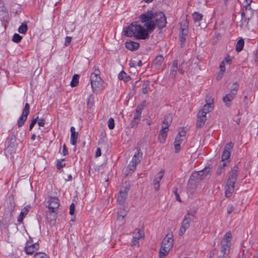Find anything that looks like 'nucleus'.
Instances as JSON below:
<instances>
[{
    "label": "nucleus",
    "mask_w": 258,
    "mask_h": 258,
    "mask_svg": "<svg viewBox=\"0 0 258 258\" xmlns=\"http://www.w3.org/2000/svg\"><path fill=\"white\" fill-rule=\"evenodd\" d=\"M238 166H235L229 172L225 187V196L227 198L230 197L234 191L235 183L237 181L238 175Z\"/></svg>",
    "instance_id": "1"
},
{
    "label": "nucleus",
    "mask_w": 258,
    "mask_h": 258,
    "mask_svg": "<svg viewBox=\"0 0 258 258\" xmlns=\"http://www.w3.org/2000/svg\"><path fill=\"white\" fill-rule=\"evenodd\" d=\"M173 236L172 233H168L162 240L159 250V257L165 258L173 246Z\"/></svg>",
    "instance_id": "2"
},
{
    "label": "nucleus",
    "mask_w": 258,
    "mask_h": 258,
    "mask_svg": "<svg viewBox=\"0 0 258 258\" xmlns=\"http://www.w3.org/2000/svg\"><path fill=\"white\" fill-rule=\"evenodd\" d=\"M196 210H194L193 213H190L188 212L184 216V218L181 223V226L179 229V236H182L184 234L186 229L189 227L191 221H194L196 219L195 214L196 213Z\"/></svg>",
    "instance_id": "3"
},
{
    "label": "nucleus",
    "mask_w": 258,
    "mask_h": 258,
    "mask_svg": "<svg viewBox=\"0 0 258 258\" xmlns=\"http://www.w3.org/2000/svg\"><path fill=\"white\" fill-rule=\"evenodd\" d=\"M252 2V0L246 4V6L243 7L242 12L241 13L242 21L248 24L249 20L251 19L253 11L250 5Z\"/></svg>",
    "instance_id": "4"
},
{
    "label": "nucleus",
    "mask_w": 258,
    "mask_h": 258,
    "mask_svg": "<svg viewBox=\"0 0 258 258\" xmlns=\"http://www.w3.org/2000/svg\"><path fill=\"white\" fill-rule=\"evenodd\" d=\"M144 102H142L141 104L137 106L136 109V112L134 114V117L133 120L131 121V127H135L137 126L139 121H140L141 114L145 106Z\"/></svg>",
    "instance_id": "5"
},
{
    "label": "nucleus",
    "mask_w": 258,
    "mask_h": 258,
    "mask_svg": "<svg viewBox=\"0 0 258 258\" xmlns=\"http://www.w3.org/2000/svg\"><path fill=\"white\" fill-rule=\"evenodd\" d=\"M211 171L209 167H206L204 169L193 172L190 177L197 181L204 179L209 174Z\"/></svg>",
    "instance_id": "6"
},
{
    "label": "nucleus",
    "mask_w": 258,
    "mask_h": 258,
    "mask_svg": "<svg viewBox=\"0 0 258 258\" xmlns=\"http://www.w3.org/2000/svg\"><path fill=\"white\" fill-rule=\"evenodd\" d=\"M154 17L153 19L155 20V23L157 27L159 29L163 28L165 27L167 23L166 18L162 12L154 13Z\"/></svg>",
    "instance_id": "7"
},
{
    "label": "nucleus",
    "mask_w": 258,
    "mask_h": 258,
    "mask_svg": "<svg viewBox=\"0 0 258 258\" xmlns=\"http://www.w3.org/2000/svg\"><path fill=\"white\" fill-rule=\"evenodd\" d=\"M91 85L94 92L102 89L103 81L100 76L90 77Z\"/></svg>",
    "instance_id": "8"
},
{
    "label": "nucleus",
    "mask_w": 258,
    "mask_h": 258,
    "mask_svg": "<svg viewBox=\"0 0 258 258\" xmlns=\"http://www.w3.org/2000/svg\"><path fill=\"white\" fill-rule=\"evenodd\" d=\"M30 112V105L27 103L25 104V107L23 110L22 113L17 121V125L19 127H21L24 124L25 122L27 120L28 115Z\"/></svg>",
    "instance_id": "9"
},
{
    "label": "nucleus",
    "mask_w": 258,
    "mask_h": 258,
    "mask_svg": "<svg viewBox=\"0 0 258 258\" xmlns=\"http://www.w3.org/2000/svg\"><path fill=\"white\" fill-rule=\"evenodd\" d=\"M139 25L137 22H135L129 25L125 30H124V35L127 37L135 36Z\"/></svg>",
    "instance_id": "10"
},
{
    "label": "nucleus",
    "mask_w": 258,
    "mask_h": 258,
    "mask_svg": "<svg viewBox=\"0 0 258 258\" xmlns=\"http://www.w3.org/2000/svg\"><path fill=\"white\" fill-rule=\"evenodd\" d=\"M130 187L128 186L121 187L117 198V202L118 204H123L125 202Z\"/></svg>",
    "instance_id": "11"
},
{
    "label": "nucleus",
    "mask_w": 258,
    "mask_h": 258,
    "mask_svg": "<svg viewBox=\"0 0 258 258\" xmlns=\"http://www.w3.org/2000/svg\"><path fill=\"white\" fill-rule=\"evenodd\" d=\"M32 239L30 237V240L27 241L25 246V251L27 254H32L35 250L38 249V243L32 244Z\"/></svg>",
    "instance_id": "12"
},
{
    "label": "nucleus",
    "mask_w": 258,
    "mask_h": 258,
    "mask_svg": "<svg viewBox=\"0 0 258 258\" xmlns=\"http://www.w3.org/2000/svg\"><path fill=\"white\" fill-rule=\"evenodd\" d=\"M233 147V144L232 142H230L227 144L224 148V151L222 155V161H229V158L230 157L231 153L230 151Z\"/></svg>",
    "instance_id": "13"
},
{
    "label": "nucleus",
    "mask_w": 258,
    "mask_h": 258,
    "mask_svg": "<svg viewBox=\"0 0 258 258\" xmlns=\"http://www.w3.org/2000/svg\"><path fill=\"white\" fill-rule=\"evenodd\" d=\"M16 207V203L13 196H11L9 198V202L6 205L5 210L10 213V216H13V212Z\"/></svg>",
    "instance_id": "14"
},
{
    "label": "nucleus",
    "mask_w": 258,
    "mask_h": 258,
    "mask_svg": "<svg viewBox=\"0 0 258 258\" xmlns=\"http://www.w3.org/2000/svg\"><path fill=\"white\" fill-rule=\"evenodd\" d=\"M48 208L49 210L58 211L59 206V200L57 197H50L48 201Z\"/></svg>",
    "instance_id": "15"
},
{
    "label": "nucleus",
    "mask_w": 258,
    "mask_h": 258,
    "mask_svg": "<svg viewBox=\"0 0 258 258\" xmlns=\"http://www.w3.org/2000/svg\"><path fill=\"white\" fill-rule=\"evenodd\" d=\"M164 174V170H162L156 175L155 178L153 181V185L154 186V189L155 191H157L159 190L160 187V181L162 179L163 177Z\"/></svg>",
    "instance_id": "16"
},
{
    "label": "nucleus",
    "mask_w": 258,
    "mask_h": 258,
    "mask_svg": "<svg viewBox=\"0 0 258 258\" xmlns=\"http://www.w3.org/2000/svg\"><path fill=\"white\" fill-rule=\"evenodd\" d=\"M148 36V31L143 27L139 25L135 37L140 39H146Z\"/></svg>",
    "instance_id": "17"
},
{
    "label": "nucleus",
    "mask_w": 258,
    "mask_h": 258,
    "mask_svg": "<svg viewBox=\"0 0 258 258\" xmlns=\"http://www.w3.org/2000/svg\"><path fill=\"white\" fill-rule=\"evenodd\" d=\"M154 16V12L152 11H148L146 13L141 15L139 18L142 23H146L153 19Z\"/></svg>",
    "instance_id": "18"
},
{
    "label": "nucleus",
    "mask_w": 258,
    "mask_h": 258,
    "mask_svg": "<svg viewBox=\"0 0 258 258\" xmlns=\"http://www.w3.org/2000/svg\"><path fill=\"white\" fill-rule=\"evenodd\" d=\"M181 27H180V31L179 33V41L181 43V45H182L185 41V36L187 35L188 33V30H187V25H185V24L184 25V27H182L181 24L182 23H180Z\"/></svg>",
    "instance_id": "19"
},
{
    "label": "nucleus",
    "mask_w": 258,
    "mask_h": 258,
    "mask_svg": "<svg viewBox=\"0 0 258 258\" xmlns=\"http://www.w3.org/2000/svg\"><path fill=\"white\" fill-rule=\"evenodd\" d=\"M231 237L232 235L230 231L226 232L221 242V245L230 247Z\"/></svg>",
    "instance_id": "20"
},
{
    "label": "nucleus",
    "mask_w": 258,
    "mask_h": 258,
    "mask_svg": "<svg viewBox=\"0 0 258 258\" xmlns=\"http://www.w3.org/2000/svg\"><path fill=\"white\" fill-rule=\"evenodd\" d=\"M207 103L203 106L202 109H201L199 112L200 114H203L206 116L207 114L211 111L214 107L213 103H211L210 101L208 102L207 99L206 100Z\"/></svg>",
    "instance_id": "21"
},
{
    "label": "nucleus",
    "mask_w": 258,
    "mask_h": 258,
    "mask_svg": "<svg viewBox=\"0 0 258 258\" xmlns=\"http://www.w3.org/2000/svg\"><path fill=\"white\" fill-rule=\"evenodd\" d=\"M58 211L49 210L46 212V217L48 221L50 222L51 224H54L55 220L57 217Z\"/></svg>",
    "instance_id": "22"
},
{
    "label": "nucleus",
    "mask_w": 258,
    "mask_h": 258,
    "mask_svg": "<svg viewBox=\"0 0 258 258\" xmlns=\"http://www.w3.org/2000/svg\"><path fill=\"white\" fill-rule=\"evenodd\" d=\"M30 209V205H27L22 210L18 218V222L19 223L23 222L24 217L28 214Z\"/></svg>",
    "instance_id": "23"
},
{
    "label": "nucleus",
    "mask_w": 258,
    "mask_h": 258,
    "mask_svg": "<svg viewBox=\"0 0 258 258\" xmlns=\"http://www.w3.org/2000/svg\"><path fill=\"white\" fill-rule=\"evenodd\" d=\"M198 119L196 122V126L197 127H201L203 126L207 120V116L203 114H200V113L198 112Z\"/></svg>",
    "instance_id": "24"
},
{
    "label": "nucleus",
    "mask_w": 258,
    "mask_h": 258,
    "mask_svg": "<svg viewBox=\"0 0 258 258\" xmlns=\"http://www.w3.org/2000/svg\"><path fill=\"white\" fill-rule=\"evenodd\" d=\"M197 181L194 180L191 177H190L189 180L187 183V190L189 192L192 194L195 192L196 189V182Z\"/></svg>",
    "instance_id": "25"
},
{
    "label": "nucleus",
    "mask_w": 258,
    "mask_h": 258,
    "mask_svg": "<svg viewBox=\"0 0 258 258\" xmlns=\"http://www.w3.org/2000/svg\"><path fill=\"white\" fill-rule=\"evenodd\" d=\"M235 95H233L231 93H229L226 94L223 97V101L225 103V105L227 107H229L231 105V102L235 97Z\"/></svg>",
    "instance_id": "26"
},
{
    "label": "nucleus",
    "mask_w": 258,
    "mask_h": 258,
    "mask_svg": "<svg viewBox=\"0 0 258 258\" xmlns=\"http://www.w3.org/2000/svg\"><path fill=\"white\" fill-rule=\"evenodd\" d=\"M71 131V143L73 145H76L77 143V140L78 137V132H75V128L72 126L70 129Z\"/></svg>",
    "instance_id": "27"
},
{
    "label": "nucleus",
    "mask_w": 258,
    "mask_h": 258,
    "mask_svg": "<svg viewBox=\"0 0 258 258\" xmlns=\"http://www.w3.org/2000/svg\"><path fill=\"white\" fill-rule=\"evenodd\" d=\"M139 46L140 45L139 43L132 41H127L125 43V47L131 51L137 50L139 48Z\"/></svg>",
    "instance_id": "28"
},
{
    "label": "nucleus",
    "mask_w": 258,
    "mask_h": 258,
    "mask_svg": "<svg viewBox=\"0 0 258 258\" xmlns=\"http://www.w3.org/2000/svg\"><path fill=\"white\" fill-rule=\"evenodd\" d=\"M178 70V60H174L173 61L170 74V75L172 78H175Z\"/></svg>",
    "instance_id": "29"
},
{
    "label": "nucleus",
    "mask_w": 258,
    "mask_h": 258,
    "mask_svg": "<svg viewBox=\"0 0 258 258\" xmlns=\"http://www.w3.org/2000/svg\"><path fill=\"white\" fill-rule=\"evenodd\" d=\"M144 26L146 27V30L149 32H152L156 28V25L154 21H150L148 22H146Z\"/></svg>",
    "instance_id": "30"
},
{
    "label": "nucleus",
    "mask_w": 258,
    "mask_h": 258,
    "mask_svg": "<svg viewBox=\"0 0 258 258\" xmlns=\"http://www.w3.org/2000/svg\"><path fill=\"white\" fill-rule=\"evenodd\" d=\"M118 78L119 80H122L124 82H127L131 79L130 76L127 75L126 73L123 71H122L119 73L118 76Z\"/></svg>",
    "instance_id": "31"
},
{
    "label": "nucleus",
    "mask_w": 258,
    "mask_h": 258,
    "mask_svg": "<svg viewBox=\"0 0 258 258\" xmlns=\"http://www.w3.org/2000/svg\"><path fill=\"white\" fill-rule=\"evenodd\" d=\"M142 155V153L141 152L140 150H138V153L137 154H135L134 156L133 157V159L132 160V163H135L138 164L141 161L140 159H139V157H141Z\"/></svg>",
    "instance_id": "32"
},
{
    "label": "nucleus",
    "mask_w": 258,
    "mask_h": 258,
    "mask_svg": "<svg viewBox=\"0 0 258 258\" xmlns=\"http://www.w3.org/2000/svg\"><path fill=\"white\" fill-rule=\"evenodd\" d=\"M164 61V58L161 55H158L155 58L154 63L156 66L157 68H159Z\"/></svg>",
    "instance_id": "33"
},
{
    "label": "nucleus",
    "mask_w": 258,
    "mask_h": 258,
    "mask_svg": "<svg viewBox=\"0 0 258 258\" xmlns=\"http://www.w3.org/2000/svg\"><path fill=\"white\" fill-rule=\"evenodd\" d=\"M172 116L171 115L169 114L167 115H166L164 118L162 125L165 126L167 127H169V126L170 125L171 122H172Z\"/></svg>",
    "instance_id": "34"
},
{
    "label": "nucleus",
    "mask_w": 258,
    "mask_h": 258,
    "mask_svg": "<svg viewBox=\"0 0 258 258\" xmlns=\"http://www.w3.org/2000/svg\"><path fill=\"white\" fill-rule=\"evenodd\" d=\"M244 41L242 38L240 39L237 42L236 45V50L237 52L241 51L243 47Z\"/></svg>",
    "instance_id": "35"
},
{
    "label": "nucleus",
    "mask_w": 258,
    "mask_h": 258,
    "mask_svg": "<svg viewBox=\"0 0 258 258\" xmlns=\"http://www.w3.org/2000/svg\"><path fill=\"white\" fill-rule=\"evenodd\" d=\"M79 75L75 74L73 76L72 80L71 82V86L72 87L77 86L79 84Z\"/></svg>",
    "instance_id": "36"
},
{
    "label": "nucleus",
    "mask_w": 258,
    "mask_h": 258,
    "mask_svg": "<svg viewBox=\"0 0 258 258\" xmlns=\"http://www.w3.org/2000/svg\"><path fill=\"white\" fill-rule=\"evenodd\" d=\"M239 88V85L236 82L234 83L231 86L230 92L233 95H236L237 93Z\"/></svg>",
    "instance_id": "37"
},
{
    "label": "nucleus",
    "mask_w": 258,
    "mask_h": 258,
    "mask_svg": "<svg viewBox=\"0 0 258 258\" xmlns=\"http://www.w3.org/2000/svg\"><path fill=\"white\" fill-rule=\"evenodd\" d=\"M138 231L135 233L134 238L136 239H140L144 237V232L143 231L140 229H136Z\"/></svg>",
    "instance_id": "38"
},
{
    "label": "nucleus",
    "mask_w": 258,
    "mask_h": 258,
    "mask_svg": "<svg viewBox=\"0 0 258 258\" xmlns=\"http://www.w3.org/2000/svg\"><path fill=\"white\" fill-rule=\"evenodd\" d=\"M28 30V26L26 24H22L19 28L18 31L20 33L25 34Z\"/></svg>",
    "instance_id": "39"
},
{
    "label": "nucleus",
    "mask_w": 258,
    "mask_h": 258,
    "mask_svg": "<svg viewBox=\"0 0 258 258\" xmlns=\"http://www.w3.org/2000/svg\"><path fill=\"white\" fill-rule=\"evenodd\" d=\"M192 17L196 22H199L203 18V15L198 12H195L192 14Z\"/></svg>",
    "instance_id": "40"
},
{
    "label": "nucleus",
    "mask_w": 258,
    "mask_h": 258,
    "mask_svg": "<svg viewBox=\"0 0 258 258\" xmlns=\"http://www.w3.org/2000/svg\"><path fill=\"white\" fill-rule=\"evenodd\" d=\"M22 39V37L17 33H15L14 34L12 41L15 43L20 42Z\"/></svg>",
    "instance_id": "41"
},
{
    "label": "nucleus",
    "mask_w": 258,
    "mask_h": 258,
    "mask_svg": "<svg viewBox=\"0 0 258 258\" xmlns=\"http://www.w3.org/2000/svg\"><path fill=\"white\" fill-rule=\"evenodd\" d=\"M108 126L110 130L114 128V120L113 118L110 117L108 120Z\"/></svg>",
    "instance_id": "42"
},
{
    "label": "nucleus",
    "mask_w": 258,
    "mask_h": 258,
    "mask_svg": "<svg viewBox=\"0 0 258 258\" xmlns=\"http://www.w3.org/2000/svg\"><path fill=\"white\" fill-rule=\"evenodd\" d=\"M230 247H227L221 245L220 252L221 253H224L228 254Z\"/></svg>",
    "instance_id": "43"
},
{
    "label": "nucleus",
    "mask_w": 258,
    "mask_h": 258,
    "mask_svg": "<svg viewBox=\"0 0 258 258\" xmlns=\"http://www.w3.org/2000/svg\"><path fill=\"white\" fill-rule=\"evenodd\" d=\"M63 160H57L56 163V167L58 169H60L66 165V163H63Z\"/></svg>",
    "instance_id": "44"
},
{
    "label": "nucleus",
    "mask_w": 258,
    "mask_h": 258,
    "mask_svg": "<svg viewBox=\"0 0 258 258\" xmlns=\"http://www.w3.org/2000/svg\"><path fill=\"white\" fill-rule=\"evenodd\" d=\"M34 258H49L47 255L43 252H38L35 253Z\"/></svg>",
    "instance_id": "45"
},
{
    "label": "nucleus",
    "mask_w": 258,
    "mask_h": 258,
    "mask_svg": "<svg viewBox=\"0 0 258 258\" xmlns=\"http://www.w3.org/2000/svg\"><path fill=\"white\" fill-rule=\"evenodd\" d=\"M100 72L99 70V68L98 67H95L94 68V72L93 73H92L91 75V76L90 77H93V76H95V77H97V76H100Z\"/></svg>",
    "instance_id": "46"
},
{
    "label": "nucleus",
    "mask_w": 258,
    "mask_h": 258,
    "mask_svg": "<svg viewBox=\"0 0 258 258\" xmlns=\"http://www.w3.org/2000/svg\"><path fill=\"white\" fill-rule=\"evenodd\" d=\"M167 137V135L162 134L161 133H159L158 136V140L161 143H163L164 142L166 138Z\"/></svg>",
    "instance_id": "47"
},
{
    "label": "nucleus",
    "mask_w": 258,
    "mask_h": 258,
    "mask_svg": "<svg viewBox=\"0 0 258 258\" xmlns=\"http://www.w3.org/2000/svg\"><path fill=\"white\" fill-rule=\"evenodd\" d=\"M185 135L186 132L184 128H182L179 131L178 135L176 137H178V138H183L185 137Z\"/></svg>",
    "instance_id": "48"
},
{
    "label": "nucleus",
    "mask_w": 258,
    "mask_h": 258,
    "mask_svg": "<svg viewBox=\"0 0 258 258\" xmlns=\"http://www.w3.org/2000/svg\"><path fill=\"white\" fill-rule=\"evenodd\" d=\"M229 161H222L221 160L220 164L219 165V167L220 168H221L223 170H225V167L227 166V164L229 163Z\"/></svg>",
    "instance_id": "49"
},
{
    "label": "nucleus",
    "mask_w": 258,
    "mask_h": 258,
    "mask_svg": "<svg viewBox=\"0 0 258 258\" xmlns=\"http://www.w3.org/2000/svg\"><path fill=\"white\" fill-rule=\"evenodd\" d=\"M174 146L175 153H178L180 150V144L179 143H177L176 142H174Z\"/></svg>",
    "instance_id": "50"
},
{
    "label": "nucleus",
    "mask_w": 258,
    "mask_h": 258,
    "mask_svg": "<svg viewBox=\"0 0 258 258\" xmlns=\"http://www.w3.org/2000/svg\"><path fill=\"white\" fill-rule=\"evenodd\" d=\"M234 210V208L232 205H228L227 209V213L228 214H231Z\"/></svg>",
    "instance_id": "51"
},
{
    "label": "nucleus",
    "mask_w": 258,
    "mask_h": 258,
    "mask_svg": "<svg viewBox=\"0 0 258 258\" xmlns=\"http://www.w3.org/2000/svg\"><path fill=\"white\" fill-rule=\"evenodd\" d=\"M75 205L74 203H72L70 207V214L73 215L75 213Z\"/></svg>",
    "instance_id": "52"
},
{
    "label": "nucleus",
    "mask_w": 258,
    "mask_h": 258,
    "mask_svg": "<svg viewBox=\"0 0 258 258\" xmlns=\"http://www.w3.org/2000/svg\"><path fill=\"white\" fill-rule=\"evenodd\" d=\"M168 131V127L162 125V129L161 130L160 133L162 134L167 135V133Z\"/></svg>",
    "instance_id": "53"
},
{
    "label": "nucleus",
    "mask_w": 258,
    "mask_h": 258,
    "mask_svg": "<svg viewBox=\"0 0 258 258\" xmlns=\"http://www.w3.org/2000/svg\"><path fill=\"white\" fill-rule=\"evenodd\" d=\"M38 118V117H37L36 118L33 119L32 121H31V122L30 124V127H29V130L31 131L32 128L33 127L34 125L36 124L37 121V119Z\"/></svg>",
    "instance_id": "54"
},
{
    "label": "nucleus",
    "mask_w": 258,
    "mask_h": 258,
    "mask_svg": "<svg viewBox=\"0 0 258 258\" xmlns=\"http://www.w3.org/2000/svg\"><path fill=\"white\" fill-rule=\"evenodd\" d=\"M173 192L175 194L176 200L179 201V202H181V200L180 199L179 195L177 193V188H174V190L173 191Z\"/></svg>",
    "instance_id": "55"
},
{
    "label": "nucleus",
    "mask_w": 258,
    "mask_h": 258,
    "mask_svg": "<svg viewBox=\"0 0 258 258\" xmlns=\"http://www.w3.org/2000/svg\"><path fill=\"white\" fill-rule=\"evenodd\" d=\"M226 69L224 66V62L222 61L220 65V71L219 72L222 73V74H223L225 72Z\"/></svg>",
    "instance_id": "56"
},
{
    "label": "nucleus",
    "mask_w": 258,
    "mask_h": 258,
    "mask_svg": "<svg viewBox=\"0 0 258 258\" xmlns=\"http://www.w3.org/2000/svg\"><path fill=\"white\" fill-rule=\"evenodd\" d=\"M71 40H72V37H71L67 36L66 37V39H65L64 45L66 46H68L70 44V43L71 42Z\"/></svg>",
    "instance_id": "57"
},
{
    "label": "nucleus",
    "mask_w": 258,
    "mask_h": 258,
    "mask_svg": "<svg viewBox=\"0 0 258 258\" xmlns=\"http://www.w3.org/2000/svg\"><path fill=\"white\" fill-rule=\"evenodd\" d=\"M125 216V214H123V213L120 212L118 214L117 219L118 220H123Z\"/></svg>",
    "instance_id": "58"
},
{
    "label": "nucleus",
    "mask_w": 258,
    "mask_h": 258,
    "mask_svg": "<svg viewBox=\"0 0 258 258\" xmlns=\"http://www.w3.org/2000/svg\"><path fill=\"white\" fill-rule=\"evenodd\" d=\"M224 171V170L219 167L216 172V175L217 176H220Z\"/></svg>",
    "instance_id": "59"
},
{
    "label": "nucleus",
    "mask_w": 258,
    "mask_h": 258,
    "mask_svg": "<svg viewBox=\"0 0 258 258\" xmlns=\"http://www.w3.org/2000/svg\"><path fill=\"white\" fill-rule=\"evenodd\" d=\"M148 85H145L142 87V92L143 94H146L148 93Z\"/></svg>",
    "instance_id": "60"
},
{
    "label": "nucleus",
    "mask_w": 258,
    "mask_h": 258,
    "mask_svg": "<svg viewBox=\"0 0 258 258\" xmlns=\"http://www.w3.org/2000/svg\"><path fill=\"white\" fill-rule=\"evenodd\" d=\"M45 121L43 119H40L38 121V124L40 126H43L45 124Z\"/></svg>",
    "instance_id": "61"
},
{
    "label": "nucleus",
    "mask_w": 258,
    "mask_h": 258,
    "mask_svg": "<svg viewBox=\"0 0 258 258\" xmlns=\"http://www.w3.org/2000/svg\"><path fill=\"white\" fill-rule=\"evenodd\" d=\"M101 155V149L100 148H98L97 149V150H96V152L95 153V157H98L100 156Z\"/></svg>",
    "instance_id": "62"
},
{
    "label": "nucleus",
    "mask_w": 258,
    "mask_h": 258,
    "mask_svg": "<svg viewBox=\"0 0 258 258\" xmlns=\"http://www.w3.org/2000/svg\"><path fill=\"white\" fill-rule=\"evenodd\" d=\"M68 149L65 144L63 145V150H62V154L63 155L66 156L68 154Z\"/></svg>",
    "instance_id": "63"
},
{
    "label": "nucleus",
    "mask_w": 258,
    "mask_h": 258,
    "mask_svg": "<svg viewBox=\"0 0 258 258\" xmlns=\"http://www.w3.org/2000/svg\"><path fill=\"white\" fill-rule=\"evenodd\" d=\"M183 139L182 138H178V137H176L174 142H176L177 143L181 144L182 142L183 141Z\"/></svg>",
    "instance_id": "64"
}]
</instances>
